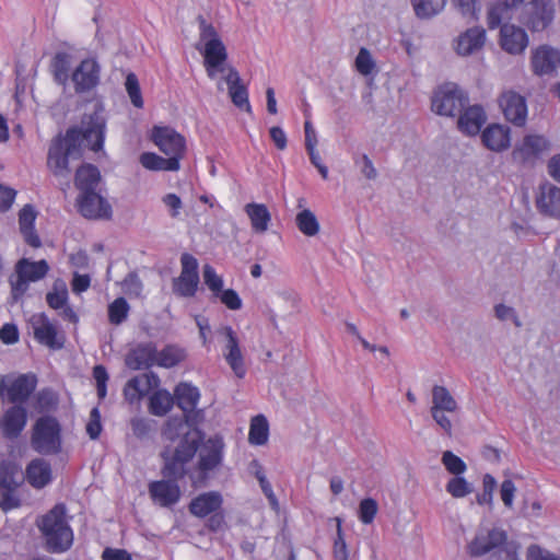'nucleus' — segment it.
<instances>
[{
    "label": "nucleus",
    "instance_id": "obj_21",
    "mask_svg": "<svg viewBox=\"0 0 560 560\" xmlns=\"http://www.w3.org/2000/svg\"><path fill=\"white\" fill-rule=\"evenodd\" d=\"M528 35L524 28L504 23L500 28L499 44L510 55H521L528 46Z\"/></svg>",
    "mask_w": 560,
    "mask_h": 560
},
{
    "label": "nucleus",
    "instance_id": "obj_47",
    "mask_svg": "<svg viewBox=\"0 0 560 560\" xmlns=\"http://www.w3.org/2000/svg\"><path fill=\"white\" fill-rule=\"evenodd\" d=\"M295 221L299 230L306 236H314L319 231V223L315 214L308 209L299 212Z\"/></svg>",
    "mask_w": 560,
    "mask_h": 560
},
{
    "label": "nucleus",
    "instance_id": "obj_36",
    "mask_svg": "<svg viewBox=\"0 0 560 560\" xmlns=\"http://www.w3.org/2000/svg\"><path fill=\"white\" fill-rule=\"evenodd\" d=\"M515 9L506 2L495 1L491 3L487 12V24L490 30L500 27L509 23L514 16Z\"/></svg>",
    "mask_w": 560,
    "mask_h": 560
},
{
    "label": "nucleus",
    "instance_id": "obj_52",
    "mask_svg": "<svg viewBox=\"0 0 560 560\" xmlns=\"http://www.w3.org/2000/svg\"><path fill=\"white\" fill-rule=\"evenodd\" d=\"M441 462L445 469L454 476L463 475L467 470L466 463L452 451L443 452Z\"/></svg>",
    "mask_w": 560,
    "mask_h": 560
},
{
    "label": "nucleus",
    "instance_id": "obj_8",
    "mask_svg": "<svg viewBox=\"0 0 560 560\" xmlns=\"http://www.w3.org/2000/svg\"><path fill=\"white\" fill-rule=\"evenodd\" d=\"M468 103L467 92L454 82H445L438 86L431 100L432 110L446 117H455Z\"/></svg>",
    "mask_w": 560,
    "mask_h": 560
},
{
    "label": "nucleus",
    "instance_id": "obj_59",
    "mask_svg": "<svg viewBox=\"0 0 560 560\" xmlns=\"http://www.w3.org/2000/svg\"><path fill=\"white\" fill-rule=\"evenodd\" d=\"M121 289L128 296L139 298L142 293L143 284L136 272H129L121 282Z\"/></svg>",
    "mask_w": 560,
    "mask_h": 560
},
{
    "label": "nucleus",
    "instance_id": "obj_38",
    "mask_svg": "<svg viewBox=\"0 0 560 560\" xmlns=\"http://www.w3.org/2000/svg\"><path fill=\"white\" fill-rule=\"evenodd\" d=\"M141 165L149 171H170L176 172L180 164L176 158H162L153 152H143L139 159Z\"/></svg>",
    "mask_w": 560,
    "mask_h": 560
},
{
    "label": "nucleus",
    "instance_id": "obj_4",
    "mask_svg": "<svg viewBox=\"0 0 560 560\" xmlns=\"http://www.w3.org/2000/svg\"><path fill=\"white\" fill-rule=\"evenodd\" d=\"M36 525L49 552L61 553L72 547L73 530L67 521V509L63 503H57L46 514L42 515Z\"/></svg>",
    "mask_w": 560,
    "mask_h": 560
},
{
    "label": "nucleus",
    "instance_id": "obj_28",
    "mask_svg": "<svg viewBox=\"0 0 560 560\" xmlns=\"http://www.w3.org/2000/svg\"><path fill=\"white\" fill-rule=\"evenodd\" d=\"M549 149V142L542 136L528 135L525 136L522 143L517 145L512 156L515 161L526 163L533 159H537L544 151Z\"/></svg>",
    "mask_w": 560,
    "mask_h": 560
},
{
    "label": "nucleus",
    "instance_id": "obj_46",
    "mask_svg": "<svg viewBox=\"0 0 560 560\" xmlns=\"http://www.w3.org/2000/svg\"><path fill=\"white\" fill-rule=\"evenodd\" d=\"M20 485L0 481V508L3 511H9L20 506V499L16 494V489Z\"/></svg>",
    "mask_w": 560,
    "mask_h": 560
},
{
    "label": "nucleus",
    "instance_id": "obj_64",
    "mask_svg": "<svg viewBox=\"0 0 560 560\" xmlns=\"http://www.w3.org/2000/svg\"><path fill=\"white\" fill-rule=\"evenodd\" d=\"M219 298L221 303L225 305L231 311H238L242 308V299L238 293L233 289H223L221 292L215 295Z\"/></svg>",
    "mask_w": 560,
    "mask_h": 560
},
{
    "label": "nucleus",
    "instance_id": "obj_12",
    "mask_svg": "<svg viewBox=\"0 0 560 560\" xmlns=\"http://www.w3.org/2000/svg\"><path fill=\"white\" fill-rule=\"evenodd\" d=\"M34 339L42 346L52 350L63 348L66 342L65 332L60 329L57 322L49 318L44 313H35L28 319Z\"/></svg>",
    "mask_w": 560,
    "mask_h": 560
},
{
    "label": "nucleus",
    "instance_id": "obj_34",
    "mask_svg": "<svg viewBox=\"0 0 560 560\" xmlns=\"http://www.w3.org/2000/svg\"><path fill=\"white\" fill-rule=\"evenodd\" d=\"M36 211L32 205H25L19 212L20 231L23 234L24 241L31 247L37 248L40 246V238L35 231Z\"/></svg>",
    "mask_w": 560,
    "mask_h": 560
},
{
    "label": "nucleus",
    "instance_id": "obj_24",
    "mask_svg": "<svg viewBox=\"0 0 560 560\" xmlns=\"http://www.w3.org/2000/svg\"><path fill=\"white\" fill-rule=\"evenodd\" d=\"M457 128L467 136H476L480 132L482 126L486 124L487 115L481 105H467L458 113Z\"/></svg>",
    "mask_w": 560,
    "mask_h": 560
},
{
    "label": "nucleus",
    "instance_id": "obj_29",
    "mask_svg": "<svg viewBox=\"0 0 560 560\" xmlns=\"http://www.w3.org/2000/svg\"><path fill=\"white\" fill-rule=\"evenodd\" d=\"M224 81L228 84L229 95L232 103L241 110L250 113L252 108L248 101V91L242 83L238 71L233 67H229Z\"/></svg>",
    "mask_w": 560,
    "mask_h": 560
},
{
    "label": "nucleus",
    "instance_id": "obj_42",
    "mask_svg": "<svg viewBox=\"0 0 560 560\" xmlns=\"http://www.w3.org/2000/svg\"><path fill=\"white\" fill-rule=\"evenodd\" d=\"M432 407L431 409L445 410L454 412L458 406L448 389L444 386L435 385L432 388Z\"/></svg>",
    "mask_w": 560,
    "mask_h": 560
},
{
    "label": "nucleus",
    "instance_id": "obj_45",
    "mask_svg": "<svg viewBox=\"0 0 560 560\" xmlns=\"http://www.w3.org/2000/svg\"><path fill=\"white\" fill-rule=\"evenodd\" d=\"M130 305L125 298H117L107 307L108 322L118 326L122 324L129 315Z\"/></svg>",
    "mask_w": 560,
    "mask_h": 560
},
{
    "label": "nucleus",
    "instance_id": "obj_15",
    "mask_svg": "<svg viewBox=\"0 0 560 560\" xmlns=\"http://www.w3.org/2000/svg\"><path fill=\"white\" fill-rule=\"evenodd\" d=\"M150 139L162 153L167 158H176L180 164L186 153V139L183 135L170 126H154Z\"/></svg>",
    "mask_w": 560,
    "mask_h": 560
},
{
    "label": "nucleus",
    "instance_id": "obj_6",
    "mask_svg": "<svg viewBox=\"0 0 560 560\" xmlns=\"http://www.w3.org/2000/svg\"><path fill=\"white\" fill-rule=\"evenodd\" d=\"M200 42L203 44L202 56L207 74L214 79L219 72L228 70L224 67L228 51L215 27L203 19L200 21Z\"/></svg>",
    "mask_w": 560,
    "mask_h": 560
},
{
    "label": "nucleus",
    "instance_id": "obj_48",
    "mask_svg": "<svg viewBox=\"0 0 560 560\" xmlns=\"http://www.w3.org/2000/svg\"><path fill=\"white\" fill-rule=\"evenodd\" d=\"M336 522V536L332 544V557L335 560H348L349 551L345 540V534L342 530V520L338 516L334 517Z\"/></svg>",
    "mask_w": 560,
    "mask_h": 560
},
{
    "label": "nucleus",
    "instance_id": "obj_32",
    "mask_svg": "<svg viewBox=\"0 0 560 560\" xmlns=\"http://www.w3.org/2000/svg\"><path fill=\"white\" fill-rule=\"evenodd\" d=\"M25 478L33 488H45L52 480L50 464L43 458L32 459L26 466Z\"/></svg>",
    "mask_w": 560,
    "mask_h": 560
},
{
    "label": "nucleus",
    "instance_id": "obj_17",
    "mask_svg": "<svg viewBox=\"0 0 560 560\" xmlns=\"http://www.w3.org/2000/svg\"><path fill=\"white\" fill-rule=\"evenodd\" d=\"M498 103L505 119L516 127H523L527 119L526 98L520 93L509 90L501 93Z\"/></svg>",
    "mask_w": 560,
    "mask_h": 560
},
{
    "label": "nucleus",
    "instance_id": "obj_60",
    "mask_svg": "<svg viewBox=\"0 0 560 560\" xmlns=\"http://www.w3.org/2000/svg\"><path fill=\"white\" fill-rule=\"evenodd\" d=\"M203 281L214 296L218 295V293L223 290V279L215 272V269L210 265H206L203 267Z\"/></svg>",
    "mask_w": 560,
    "mask_h": 560
},
{
    "label": "nucleus",
    "instance_id": "obj_1",
    "mask_svg": "<svg viewBox=\"0 0 560 560\" xmlns=\"http://www.w3.org/2000/svg\"><path fill=\"white\" fill-rule=\"evenodd\" d=\"M186 433L175 446L166 445L161 451L163 462L161 472L166 479L155 480L149 483L151 499L160 506L170 508L175 505L182 495L178 480L188 475V465L191 464L197 454L200 436Z\"/></svg>",
    "mask_w": 560,
    "mask_h": 560
},
{
    "label": "nucleus",
    "instance_id": "obj_10",
    "mask_svg": "<svg viewBox=\"0 0 560 560\" xmlns=\"http://www.w3.org/2000/svg\"><path fill=\"white\" fill-rule=\"evenodd\" d=\"M49 265L45 259L31 261L27 258L20 259L15 265V279H11V293L14 300L22 298L28 290L31 282H36L46 277Z\"/></svg>",
    "mask_w": 560,
    "mask_h": 560
},
{
    "label": "nucleus",
    "instance_id": "obj_23",
    "mask_svg": "<svg viewBox=\"0 0 560 560\" xmlns=\"http://www.w3.org/2000/svg\"><path fill=\"white\" fill-rule=\"evenodd\" d=\"M536 207L541 214L560 219V188L548 182L541 184Z\"/></svg>",
    "mask_w": 560,
    "mask_h": 560
},
{
    "label": "nucleus",
    "instance_id": "obj_57",
    "mask_svg": "<svg viewBox=\"0 0 560 560\" xmlns=\"http://www.w3.org/2000/svg\"><path fill=\"white\" fill-rule=\"evenodd\" d=\"M85 431L91 440H97L103 431L102 416L97 406L93 407L90 411Z\"/></svg>",
    "mask_w": 560,
    "mask_h": 560
},
{
    "label": "nucleus",
    "instance_id": "obj_3",
    "mask_svg": "<svg viewBox=\"0 0 560 560\" xmlns=\"http://www.w3.org/2000/svg\"><path fill=\"white\" fill-rule=\"evenodd\" d=\"M520 544L510 540L508 533L500 527H481L467 546L471 557L490 555L491 560H521L518 557Z\"/></svg>",
    "mask_w": 560,
    "mask_h": 560
},
{
    "label": "nucleus",
    "instance_id": "obj_61",
    "mask_svg": "<svg viewBox=\"0 0 560 560\" xmlns=\"http://www.w3.org/2000/svg\"><path fill=\"white\" fill-rule=\"evenodd\" d=\"M377 502L372 498L363 499L359 504V518L363 524H371L377 513Z\"/></svg>",
    "mask_w": 560,
    "mask_h": 560
},
{
    "label": "nucleus",
    "instance_id": "obj_27",
    "mask_svg": "<svg viewBox=\"0 0 560 560\" xmlns=\"http://www.w3.org/2000/svg\"><path fill=\"white\" fill-rule=\"evenodd\" d=\"M156 346L152 341L136 345L127 354L126 363L133 370L156 366Z\"/></svg>",
    "mask_w": 560,
    "mask_h": 560
},
{
    "label": "nucleus",
    "instance_id": "obj_7",
    "mask_svg": "<svg viewBox=\"0 0 560 560\" xmlns=\"http://www.w3.org/2000/svg\"><path fill=\"white\" fill-rule=\"evenodd\" d=\"M31 445L39 454H58L61 450V425L51 416L39 417L31 434Z\"/></svg>",
    "mask_w": 560,
    "mask_h": 560
},
{
    "label": "nucleus",
    "instance_id": "obj_58",
    "mask_svg": "<svg viewBox=\"0 0 560 560\" xmlns=\"http://www.w3.org/2000/svg\"><path fill=\"white\" fill-rule=\"evenodd\" d=\"M495 487L497 480L494 477L486 474L482 479V492L476 497L477 503L479 505H491Z\"/></svg>",
    "mask_w": 560,
    "mask_h": 560
},
{
    "label": "nucleus",
    "instance_id": "obj_55",
    "mask_svg": "<svg viewBox=\"0 0 560 560\" xmlns=\"http://www.w3.org/2000/svg\"><path fill=\"white\" fill-rule=\"evenodd\" d=\"M0 481L21 485L20 467L12 460L2 459L0 462Z\"/></svg>",
    "mask_w": 560,
    "mask_h": 560
},
{
    "label": "nucleus",
    "instance_id": "obj_63",
    "mask_svg": "<svg viewBox=\"0 0 560 560\" xmlns=\"http://www.w3.org/2000/svg\"><path fill=\"white\" fill-rule=\"evenodd\" d=\"M93 378L96 384V392L100 399H104L107 395L108 373L104 365L97 364L93 368Z\"/></svg>",
    "mask_w": 560,
    "mask_h": 560
},
{
    "label": "nucleus",
    "instance_id": "obj_2",
    "mask_svg": "<svg viewBox=\"0 0 560 560\" xmlns=\"http://www.w3.org/2000/svg\"><path fill=\"white\" fill-rule=\"evenodd\" d=\"M174 404L183 411V416L168 418L162 427V439L170 443L178 442L189 430L198 429L197 427L202 423L205 412L198 408L200 400V392L198 387L180 382L174 388Z\"/></svg>",
    "mask_w": 560,
    "mask_h": 560
},
{
    "label": "nucleus",
    "instance_id": "obj_31",
    "mask_svg": "<svg viewBox=\"0 0 560 560\" xmlns=\"http://www.w3.org/2000/svg\"><path fill=\"white\" fill-rule=\"evenodd\" d=\"M27 421L26 409L21 405L10 407L3 415L1 428L7 438H18L24 430Z\"/></svg>",
    "mask_w": 560,
    "mask_h": 560
},
{
    "label": "nucleus",
    "instance_id": "obj_51",
    "mask_svg": "<svg viewBox=\"0 0 560 560\" xmlns=\"http://www.w3.org/2000/svg\"><path fill=\"white\" fill-rule=\"evenodd\" d=\"M445 489L447 493L455 499L464 498L474 491L472 485L462 477V475L451 478Z\"/></svg>",
    "mask_w": 560,
    "mask_h": 560
},
{
    "label": "nucleus",
    "instance_id": "obj_37",
    "mask_svg": "<svg viewBox=\"0 0 560 560\" xmlns=\"http://www.w3.org/2000/svg\"><path fill=\"white\" fill-rule=\"evenodd\" d=\"M174 406V395L159 387L149 397V412L156 417L166 416Z\"/></svg>",
    "mask_w": 560,
    "mask_h": 560
},
{
    "label": "nucleus",
    "instance_id": "obj_13",
    "mask_svg": "<svg viewBox=\"0 0 560 560\" xmlns=\"http://www.w3.org/2000/svg\"><path fill=\"white\" fill-rule=\"evenodd\" d=\"M105 130V118L97 112H94L82 118L81 128H70L67 133L73 141L81 137L92 151L98 152L104 145Z\"/></svg>",
    "mask_w": 560,
    "mask_h": 560
},
{
    "label": "nucleus",
    "instance_id": "obj_18",
    "mask_svg": "<svg viewBox=\"0 0 560 560\" xmlns=\"http://www.w3.org/2000/svg\"><path fill=\"white\" fill-rule=\"evenodd\" d=\"M75 148L71 137L58 136L52 139L47 156V166L55 175H62L68 172L69 156Z\"/></svg>",
    "mask_w": 560,
    "mask_h": 560
},
{
    "label": "nucleus",
    "instance_id": "obj_19",
    "mask_svg": "<svg viewBox=\"0 0 560 560\" xmlns=\"http://www.w3.org/2000/svg\"><path fill=\"white\" fill-rule=\"evenodd\" d=\"M559 66L560 50L549 45H540L533 50L530 67L534 74L538 77L555 75Z\"/></svg>",
    "mask_w": 560,
    "mask_h": 560
},
{
    "label": "nucleus",
    "instance_id": "obj_5",
    "mask_svg": "<svg viewBox=\"0 0 560 560\" xmlns=\"http://www.w3.org/2000/svg\"><path fill=\"white\" fill-rule=\"evenodd\" d=\"M185 433L197 434L200 436L199 447L197 450L198 460L195 468H188V477L191 486L195 488L205 486L210 478L211 472L218 469L224 458V442L221 436H211L203 441V433L199 429L188 430Z\"/></svg>",
    "mask_w": 560,
    "mask_h": 560
},
{
    "label": "nucleus",
    "instance_id": "obj_40",
    "mask_svg": "<svg viewBox=\"0 0 560 560\" xmlns=\"http://www.w3.org/2000/svg\"><path fill=\"white\" fill-rule=\"evenodd\" d=\"M186 359V352L176 345H166L156 352V366L171 369Z\"/></svg>",
    "mask_w": 560,
    "mask_h": 560
},
{
    "label": "nucleus",
    "instance_id": "obj_50",
    "mask_svg": "<svg viewBox=\"0 0 560 560\" xmlns=\"http://www.w3.org/2000/svg\"><path fill=\"white\" fill-rule=\"evenodd\" d=\"M51 68L56 82L65 85L69 79V56L65 52H58L52 59Z\"/></svg>",
    "mask_w": 560,
    "mask_h": 560
},
{
    "label": "nucleus",
    "instance_id": "obj_41",
    "mask_svg": "<svg viewBox=\"0 0 560 560\" xmlns=\"http://www.w3.org/2000/svg\"><path fill=\"white\" fill-rule=\"evenodd\" d=\"M415 14L420 20H429L444 9L446 0H410Z\"/></svg>",
    "mask_w": 560,
    "mask_h": 560
},
{
    "label": "nucleus",
    "instance_id": "obj_22",
    "mask_svg": "<svg viewBox=\"0 0 560 560\" xmlns=\"http://www.w3.org/2000/svg\"><path fill=\"white\" fill-rule=\"evenodd\" d=\"M160 377L153 372L133 376L125 385L124 395L130 402L140 400L152 390H155L160 386Z\"/></svg>",
    "mask_w": 560,
    "mask_h": 560
},
{
    "label": "nucleus",
    "instance_id": "obj_14",
    "mask_svg": "<svg viewBox=\"0 0 560 560\" xmlns=\"http://www.w3.org/2000/svg\"><path fill=\"white\" fill-rule=\"evenodd\" d=\"M180 266L179 276L172 280V291L179 298H192L200 282L198 260L191 254L184 253L180 256Z\"/></svg>",
    "mask_w": 560,
    "mask_h": 560
},
{
    "label": "nucleus",
    "instance_id": "obj_43",
    "mask_svg": "<svg viewBox=\"0 0 560 560\" xmlns=\"http://www.w3.org/2000/svg\"><path fill=\"white\" fill-rule=\"evenodd\" d=\"M269 427L267 419L262 415H258L252 419L248 441L253 445H262L268 440Z\"/></svg>",
    "mask_w": 560,
    "mask_h": 560
},
{
    "label": "nucleus",
    "instance_id": "obj_25",
    "mask_svg": "<svg viewBox=\"0 0 560 560\" xmlns=\"http://www.w3.org/2000/svg\"><path fill=\"white\" fill-rule=\"evenodd\" d=\"M223 497L218 491H208L192 498L188 504V511L198 518H205L214 512L222 510Z\"/></svg>",
    "mask_w": 560,
    "mask_h": 560
},
{
    "label": "nucleus",
    "instance_id": "obj_39",
    "mask_svg": "<svg viewBox=\"0 0 560 560\" xmlns=\"http://www.w3.org/2000/svg\"><path fill=\"white\" fill-rule=\"evenodd\" d=\"M245 212L250 220L252 229L256 233L267 231L270 222V213L265 205L255 202L247 203L245 206Z\"/></svg>",
    "mask_w": 560,
    "mask_h": 560
},
{
    "label": "nucleus",
    "instance_id": "obj_20",
    "mask_svg": "<svg viewBox=\"0 0 560 560\" xmlns=\"http://www.w3.org/2000/svg\"><path fill=\"white\" fill-rule=\"evenodd\" d=\"M101 67L94 58L83 59L72 72L71 79L77 93H85L100 83Z\"/></svg>",
    "mask_w": 560,
    "mask_h": 560
},
{
    "label": "nucleus",
    "instance_id": "obj_53",
    "mask_svg": "<svg viewBox=\"0 0 560 560\" xmlns=\"http://www.w3.org/2000/svg\"><path fill=\"white\" fill-rule=\"evenodd\" d=\"M132 433L138 439L149 436L156 429V422L144 417H135L130 420Z\"/></svg>",
    "mask_w": 560,
    "mask_h": 560
},
{
    "label": "nucleus",
    "instance_id": "obj_16",
    "mask_svg": "<svg viewBox=\"0 0 560 560\" xmlns=\"http://www.w3.org/2000/svg\"><path fill=\"white\" fill-rule=\"evenodd\" d=\"M77 207L80 214L90 220H109L113 214L110 203L96 191L80 194Z\"/></svg>",
    "mask_w": 560,
    "mask_h": 560
},
{
    "label": "nucleus",
    "instance_id": "obj_49",
    "mask_svg": "<svg viewBox=\"0 0 560 560\" xmlns=\"http://www.w3.org/2000/svg\"><path fill=\"white\" fill-rule=\"evenodd\" d=\"M58 395L51 388H43L35 395V408L39 412H48L57 408Z\"/></svg>",
    "mask_w": 560,
    "mask_h": 560
},
{
    "label": "nucleus",
    "instance_id": "obj_11",
    "mask_svg": "<svg viewBox=\"0 0 560 560\" xmlns=\"http://www.w3.org/2000/svg\"><path fill=\"white\" fill-rule=\"evenodd\" d=\"M38 380L34 373L2 375L0 380V397L11 404H24L36 389Z\"/></svg>",
    "mask_w": 560,
    "mask_h": 560
},
{
    "label": "nucleus",
    "instance_id": "obj_44",
    "mask_svg": "<svg viewBox=\"0 0 560 560\" xmlns=\"http://www.w3.org/2000/svg\"><path fill=\"white\" fill-rule=\"evenodd\" d=\"M69 300L67 284L62 280L55 281L52 289L46 294L47 305L55 311L66 306Z\"/></svg>",
    "mask_w": 560,
    "mask_h": 560
},
{
    "label": "nucleus",
    "instance_id": "obj_33",
    "mask_svg": "<svg viewBox=\"0 0 560 560\" xmlns=\"http://www.w3.org/2000/svg\"><path fill=\"white\" fill-rule=\"evenodd\" d=\"M486 42V31L475 26L466 30L457 38L456 52L460 56H469L480 50Z\"/></svg>",
    "mask_w": 560,
    "mask_h": 560
},
{
    "label": "nucleus",
    "instance_id": "obj_9",
    "mask_svg": "<svg viewBox=\"0 0 560 560\" xmlns=\"http://www.w3.org/2000/svg\"><path fill=\"white\" fill-rule=\"evenodd\" d=\"M555 14L552 0H530L523 3L518 22L532 33L544 32L552 24Z\"/></svg>",
    "mask_w": 560,
    "mask_h": 560
},
{
    "label": "nucleus",
    "instance_id": "obj_26",
    "mask_svg": "<svg viewBox=\"0 0 560 560\" xmlns=\"http://www.w3.org/2000/svg\"><path fill=\"white\" fill-rule=\"evenodd\" d=\"M222 331L228 340L224 350V358L234 374L238 378H243L246 374V368L236 334L231 326H225Z\"/></svg>",
    "mask_w": 560,
    "mask_h": 560
},
{
    "label": "nucleus",
    "instance_id": "obj_54",
    "mask_svg": "<svg viewBox=\"0 0 560 560\" xmlns=\"http://www.w3.org/2000/svg\"><path fill=\"white\" fill-rule=\"evenodd\" d=\"M125 88L128 96L136 108L143 107V98L139 84V80L133 72H130L126 77Z\"/></svg>",
    "mask_w": 560,
    "mask_h": 560
},
{
    "label": "nucleus",
    "instance_id": "obj_56",
    "mask_svg": "<svg viewBox=\"0 0 560 560\" xmlns=\"http://www.w3.org/2000/svg\"><path fill=\"white\" fill-rule=\"evenodd\" d=\"M252 465L256 468L255 476H256L257 480L259 481L262 492L268 498L272 508L277 509L278 508L277 497L272 491V487H271L270 482L267 480V478L264 474L262 467L258 464L257 460H253Z\"/></svg>",
    "mask_w": 560,
    "mask_h": 560
},
{
    "label": "nucleus",
    "instance_id": "obj_30",
    "mask_svg": "<svg viewBox=\"0 0 560 560\" xmlns=\"http://www.w3.org/2000/svg\"><path fill=\"white\" fill-rule=\"evenodd\" d=\"M483 145L494 152H502L511 144V129L500 124H490L481 133Z\"/></svg>",
    "mask_w": 560,
    "mask_h": 560
},
{
    "label": "nucleus",
    "instance_id": "obj_35",
    "mask_svg": "<svg viewBox=\"0 0 560 560\" xmlns=\"http://www.w3.org/2000/svg\"><path fill=\"white\" fill-rule=\"evenodd\" d=\"M100 182L101 173L98 168L92 164H84L75 172L74 184L81 194L96 191Z\"/></svg>",
    "mask_w": 560,
    "mask_h": 560
},
{
    "label": "nucleus",
    "instance_id": "obj_62",
    "mask_svg": "<svg viewBox=\"0 0 560 560\" xmlns=\"http://www.w3.org/2000/svg\"><path fill=\"white\" fill-rule=\"evenodd\" d=\"M355 68L363 75L371 74L375 68L371 52L364 47L360 48L355 57Z\"/></svg>",
    "mask_w": 560,
    "mask_h": 560
}]
</instances>
